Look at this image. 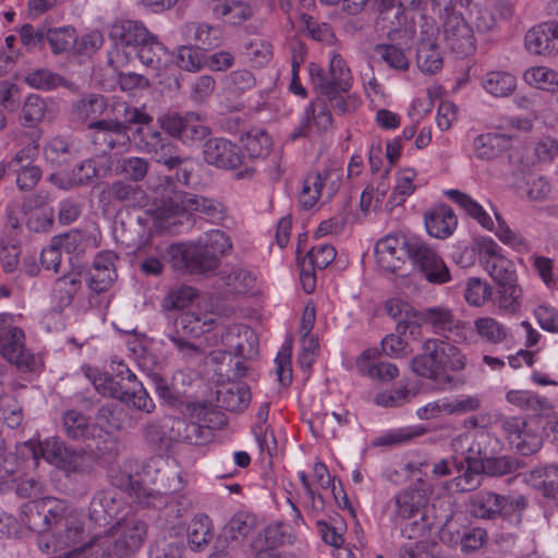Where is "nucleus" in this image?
Returning a JSON list of instances; mask_svg holds the SVG:
<instances>
[{
  "mask_svg": "<svg viewBox=\"0 0 558 558\" xmlns=\"http://www.w3.org/2000/svg\"><path fill=\"white\" fill-rule=\"evenodd\" d=\"M21 520L38 534L37 545L46 553L75 545L83 534L82 523L66 514L64 502L56 499L24 505Z\"/></svg>",
  "mask_w": 558,
  "mask_h": 558,
  "instance_id": "1",
  "label": "nucleus"
},
{
  "mask_svg": "<svg viewBox=\"0 0 558 558\" xmlns=\"http://www.w3.org/2000/svg\"><path fill=\"white\" fill-rule=\"evenodd\" d=\"M110 367L111 373L86 368V377L92 381L95 390L104 397L118 399L130 408L146 413L153 412L155 403L128 365L123 362H112Z\"/></svg>",
  "mask_w": 558,
  "mask_h": 558,
  "instance_id": "2",
  "label": "nucleus"
},
{
  "mask_svg": "<svg viewBox=\"0 0 558 558\" xmlns=\"http://www.w3.org/2000/svg\"><path fill=\"white\" fill-rule=\"evenodd\" d=\"M147 535L148 525L144 520L136 515L124 517L89 542L90 558H123L134 554Z\"/></svg>",
  "mask_w": 558,
  "mask_h": 558,
  "instance_id": "3",
  "label": "nucleus"
},
{
  "mask_svg": "<svg viewBox=\"0 0 558 558\" xmlns=\"http://www.w3.org/2000/svg\"><path fill=\"white\" fill-rule=\"evenodd\" d=\"M153 191L156 199L160 203L154 211L159 227H163V221L184 213L196 211L214 218L222 211L221 204L214 199L178 191L173 180L169 177L159 178L158 184Z\"/></svg>",
  "mask_w": 558,
  "mask_h": 558,
  "instance_id": "4",
  "label": "nucleus"
},
{
  "mask_svg": "<svg viewBox=\"0 0 558 558\" xmlns=\"http://www.w3.org/2000/svg\"><path fill=\"white\" fill-rule=\"evenodd\" d=\"M466 365V357L448 339L428 338L422 344V353L414 356L410 366L418 376L437 379L446 371L460 372Z\"/></svg>",
  "mask_w": 558,
  "mask_h": 558,
  "instance_id": "5",
  "label": "nucleus"
},
{
  "mask_svg": "<svg viewBox=\"0 0 558 558\" xmlns=\"http://www.w3.org/2000/svg\"><path fill=\"white\" fill-rule=\"evenodd\" d=\"M527 500L523 495H499L490 490H480L469 497L470 514L481 520L502 518L510 523L519 524Z\"/></svg>",
  "mask_w": 558,
  "mask_h": 558,
  "instance_id": "6",
  "label": "nucleus"
},
{
  "mask_svg": "<svg viewBox=\"0 0 558 558\" xmlns=\"http://www.w3.org/2000/svg\"><path fill=\"white\" fill-rule=\"evenodd\" d=\"M415 327H426L432 333L446 339L453 338L456 342H468L471 335L469 324L460 319L454 311L446 305H435L413 312Z\"/></svg>",
  "mask_w": 558,
  "mask_h": 558,
  "instance_id": "7",
  "label": "nucleus"
},
{
  "mask_svg": "<svg viewBox=\"0 0 558 558\" xmlns=\"http://www.w3.org/2000/svg\"><path fill=\"white\" fill-rule=\"evenodd\" d=\"M133 137L137 150L150 155L156 162L165 165L170 170L184 161L178 155V147L173 141L151 126H137Z\"/></svg>",
  "mask_w": 558,
  "mask_h": 558,
  "instance_id": "8",
  "label": "nucleus"
},
{
  "mask_svg": "<svg viewBox=\"0 0 558 558\" xmlns=\"http://www.w3.org/2000/svg\"><path fill=\"white\" fill-rule=\"evenodd\" d=\"M408 257L432 283H446L450 281V271L440 255L423 239L410 235L408 240Z\"/></svg>",
  "mask_w": 558,
  "mask_h": 558,
  "instance_id": "9",
  "label": "nucleus"
},
{
  "mask_svg": "<svg viewBox=\"0 0 558 558\" xmlns=\"http://www.w3.org/2000/svg\"><path fill=\"white\" fill-rule=\"evenodd\" d=\"M329 65L326 73L323 68L314 63L310 66V76L315 88L320 94L335 92L347 93L352 86V73L344 58L336 50L329 52Z\"/></svg>",
  "mask_w": 558,
  "mask_h": 558,
  "instance_id": "10",
  "label": "nucleus"
},
{
  "mask_svg": "<svg viewBox=\"0 0 558 558\" xmlns=\"http://www.w3.org/2000/svg\"><path fill=\"white\" fill-rule=\"evenodd\" d=\"M24 331L14 326L10 316L0 315V353L19 369L32 372L36 367V359L24 344Z\"/></svg>",
  "mask_w": 558,
  "mask_h": 558,
  "instance_id": "11",
  "label": "nucleus"
},
{
  "mask_svg": "<svg viewBox=\"0 0 558 558\" xmlns=\"http://www.w3.org/2000/svg\"><path fill=\"white\" fill-rule=\"evenodd\" d=\"M169 255L175 269H184L192 274L206 272L219 266V260L204 244L203 239L190 244L171 245Z\"/></svg>",
  "mask_w": 558,
  "mask_h": 558,
  "instance_id": "12",
  "label": "nucleus"
},
{
  "mask_svg": "<svg viewBox=\"0 0 558 558\" xmlns=\"http://www.w3.org/2000/svg\"><path fill=\"white\" fill-rule=\"evenodd\" d=\"M39 154L38 141L25 145L7 162L5 171L15 177V183L21 191L33 190L41 179L43 172L35 160Z\"/></svg>",
  "mask_w": 558,
  "mask_h": 558,
  "instance_id": "13",
  "label": "nucleus"
},
{
  "mask_svg": "<svg viewBox=\"0 0 558 558\" xmlns=\"http://www.w3.org/2000/svg\"><path fill=\"white\" fill-rule=\"evenodd\" d=\"M500 427L510 446L523 456L537 452L543 438L537 425L521 416H508L500 420Z\"/></svg>",
  "mask_w": 558,
  "mask_h": 558,
  "instance_id": "14",
  "label": "nucleus"
},
{
  "mask_svg": "<svg viewBox=\"0 0 558 558\" xmlns=\"http://www.w3.org/2000/svg\"><path fill=\"white\" fill-rule=\"evenodd\" d=\"M90 141L96 155L104 156L117 147L130 144L129 126L117 119H101L88 123Z\"/></svg>",
  "mask_w": 558,
  "mask_h": 558,
  "instance_id": "15",
  "label": "nucleus"
},
{
  "mask_svg": "<svg viewBox=\"0 0 558 558\" xmlns=\"http://www.w3.org/2000/svg\"><path fill=\"white\" fill-rule=\"evenodd\" d=\"M477 248L481 264L497 284L517 281L514 264L502 255L492 238L480 239Z\"/></svg>",
  "mask_w": 558,
  "mask_h": 558,
  "instance_id": "16",
  "label": "nucleus"
},
{
  "mask_svg": "<svg viewBox=\"0 0 558 558\" xmlns=\"http://www.w3.org/2000/svg\"><path fill=\"white\" fill-rule=\"evenodd\" d=\"M151 33L141 21L120 20L116 21L110 28V38L116 45V62L124 65L130 61L129 52L120 54L121 49H131L133 52L145 41ZM113 62L114 59H111Z\"/></svg>",
  "mask_w": 558,
  "mask_h": 558,
  "instance_id": "17",
  "label": "nucleus"
},
{
  "mask_svg": "<svg viewBox=\"0 0 558 558\" xmlns=\"http://www.w3.org/2000/svg\"><path fill=\"white\" fill-rule=\"evenodd\" d=\"M442 33L448 46L458 54L468 56L475 50L471 26L461 13L451 8H445L444 10Z\"/></svg>",
  "mask_w": 558,
  "mask_h": 558,
  "instance_id": "18",
  "label": "nucleus"
},
{
  "mask_svg": "<svg viewBox=\"0 0 558 558\" xmlns=\"http://www.w3.org/2000/svg\"><path fill=\"white\" fill-rule=\"evenodd\" d=\"M428 500L427 492L415 484L399 492L387 505L391 520L401 523L420 514Z\"/></svg>",
  "mask_w": 558,
  "mask_h": 558,
  "instance_id": "19",
  "label": "nucleus"
},
{
  "mask_svg": "<svg viewBox=\"0 0 558 558\" xmlns=\"http://www.w3.org/2000/svg\"><path fill=\"white\" fill-rule=\"evenodd\" d=\"M117 260L118 255L112 251H104L95 256L90 268L85 275V281L90 291L100 294L112 287L118 278Z\"/></svg>",
  "mask_w": 558,
  "mask_h": 558,
  "instance_id": "20",
  "label": "nucleus"
},
{
  "mask_svg": "<svg viewBox=\"0 0 558 558\" xmlns=\"http://www.w3.org/2000/svg\"><path fill=\"white\" fill-rule=\"evenodd\" d=\"M408 240L405 235H386L375 245V255L378 266L391 274L398 272L408 256Z\"/></svg>",
  "mask_w": 558,
  "mask_h": 558,
  "instance_id": "21",
  "label": "nucleus"
},
{
  "mask_svg": "<svg viewBox=\"0 0 558 558\" xmlns=\"http://www.w3.org/2000/svg\"><path fill=\"white\" fill-rule=\"evenodd\" d=\"M204 159L221 169H235L242 163L241 149L225 138H210L204 145Z\"/></svg>",
  "mask_w": 558,
  "mask_h": 558,
  "instance_id": "22",
  "label": "nucleus"
},
{
  "mask_svg": "<svg viewBox=\"0 0 558 558\" xmlns=\"http://www.w3.org/2000/svg\"><path fill=\"white\" fill-rule=\"evenodd\" d=\"M526 49L534 54H550L558 49V22H545L525 35Z\"/></svg>",
  "mask_w": 558,
  "mask_h": 558,
  "instance_id": "23",
  "label": "nucleus"
},
{
  "mask_svg": "<svg viewBox=\"0 0 558 558\" xmlns=\"http://www.w3.org/2000/svg\"><path fill=\"white\" fill-rule=\"evenodd\" d=\"M123 505L122 494L119 490L99 492L90 501V518L98 524H105L120 513Z\"/></svg>",
  "mask_w": 558,
  "mask_h": 558,
  "instance_id": "24",
  "label": "nucleus"
},
{
  "mask_svg": "<svg viewBox=\"0 0 558 558\" xmlns=\"http://www.w3.org/2000/svg\"><path fill=\"white\" fill-rule=\"evenodd\" d=\"M312 125H314L318 132H325L332 125L331 113L323 99L317 98L310 104L305 109L304 118L300 122V125L291 133V138L296 140L307 135Z\"/></svg>",
  "mask_w": 558,
  "mask_h": 558,
  "instance_id": "25",
  "label": "nucleus"
},
{
  "mask_svg": "<svg viewBox=\"0 0 558 558\" xmlns=\"http://www.w3.org/2000/svg\"><path fill=\"white\" fill-rule=\"evenodd\" d=\"M121 408L114 403L101 405L96 414L98 429H101L102 446L97 445L96 449L101 454H111L114 450V441L109 435V429H118L121 425Z\"/></svg>",
  "mask_w": 558,
  "mask_h": 558,
  "instance_id": "26",
  "label": "nucleus"
},
{
  "mask_svg": "<svg viewBox=\"0 0 558 558\" xmlns=\"http://www.w3.org/2000/svg\"><path fill=\"white\" fill-rule=\"evenodd\" d=\"M378 351L367 349L356 359L357 371L372 379L391 381L399 375L398 367L389 362H377Z\"/></svg>",
  "mask_w": 558,
  "mask_h": 558,
  "instance_id": "27",
  "label": "nucleus"
},
{
  "mask_svg": "<svg viewBox=\"0 0 558 558\" xmlns=\"http://www.w3.org/2000/svg\"><path fill=\"white\" fill-rule=\"evenodd\" d=\"M511 144V137L497 132L483 133L472 141L473 155L480 159L489 161L498 158Z\"/></svg>",
  "mask_w": 558,
  "mask_h": 558,
  "instance_id": "28",
  "label": "nucleus"
},
{
  "mask_svg": "<svg viewBox=\"0 0 558 558\" xmlns=\"http://www.w3.org/2000/svg\"><path fill=\"white\" fill-rule=\"evenodd\" d=\"M107 108L108 101L104 95L90 93L73 101L70 113L73 121L88 124L100 120Z\"/></svg>",
  "mask_w": 558,
  "mask_h": 558,
  "instance_id": "29",
  "label": "nucleus"
},
{
  "mask_svg": "<svg viewBox=\"0 0 558 558\" xmlns=\"http://www.w3.org/2000/svg\"><path fill=\"white\" fill-rule=\"evenodd\" d=\"M134 52L145 66L158 74L171 63L172 59L169 50L154 34L149 35Z\"/></svg>",
  "mask_w": 558,
  "mask_h": 558,
  "instance_id": "30",
  "label": "nucleus"
},
{
  "mask_svg": "<svg viewBox=\"0 0 558 558\" xmlns=\"http://www.w3.org/2000/svg\"><path fill=\"white\" fill-rule=\"evenodd\" d=\"M424 222L429 235L437 239L450 236L458 225L453 210L446 205H439L426 211Z\"/></svg>",
  "mask_w": 558,
  "mask_h": 558,
  "instance_id": "31",
  "label": "nucleus"
},
{
  "mask_svg": "<svg viewBox=\"0 0 558 558\" xmlns=\"http://www.w3.org/2000/svg\"><path fill=\"white\" fill-rule=\"evenodd\" d=\"M506 401L524 412L543 415L553 409L551 403L543 396L523 389H512L506 393Z\"/></svg>",
  "mask_w": 558,
  "mask_h": 558,
  "instance_id": "32",
  "label": "nucleus"
},
{
  "mask_svg": "<svg viewBox=\"0 0 558 558\" xmlns=\"http://www.w3.org/2000/svg\"><path fill=\"white\" fill-rule=\"evenodd\" d=\"M27 446L29 447L36 462L41 458L60 470H62L70 449V446H66L64 441L56 437L46 438L38 444L29 441Z\"/></svg>",
  "mask_w": 558,
  "mask_h": 558,
  "instance_id": "33",
  "label": "nucleus"
},
{
  "mask_svg": "<svg viewBox=\"0 0 558 558\" xmlns=\"http://www.w3.org/2000/svg\"><path fill=\"white\" fill-rule=\"evenodd\" d=\"M63 427L66 435L75 440L101 438V429L90 424L88 420L75 410L66 411L63 415Z\"/></svg>",
  "mask_w": 558,
  "mask_h": 558,
  "instance_id": "34",
  "label": "nucleus"
},
{
  "mask_svg": "<svg viewBox=\"0 0 558 558\" xmlns=\"http://www.w3.org/2000/svg\"><path fill=\"white\" fill-rule=\"evenodd\" d=\"M512 14L510 5L501 0H487L476 11L475 24L482 32L490 31L498 19H508Z\"/></svg>",
  "mask_w": 558,
  "mask_h": 558,
  "instance_id": "35",
  "label": "nucleus"
},
{
  "mask_svg": "<svg viewBox=\"0 0 558 558\" xmlns=\"http://www.w3.org/2000/svg\"><path fill=\"white\" fill-rule=\"evenodd\" d=\"M477 336L489 344H501L512 341L510 329L490 316L478 317L474 320Z\"/></svg>",
  "mask_w": 558,
  "mask_h": 558,
  "instance_id": "36",
  "label": "nucleus"
},
{
  "mask_svg": "<svg viewBox=\"0 0 558 558\" xmlns=\"http://www.w3.org/2000/svg\"><path fill=\"white\" fill-rule=\"evenodd\" d=\"M170 428L173 440L190 445H202L210 435L208 427L184 418H173Z\"/></svg>",
  "mask_w": 558,
  "mask_h": 558,
  "instance_id": "37",
  "label": "nucleus"
},
{
  "mask_svg": "<svg viewBox=\"0 0 558 558\" xmlns=\"http://www.w3.org/2000/svg\"><path fill=\"white\" fill-rule=\"evenodd\" d=\"M187 543L192 550H202L213 539V522L207 514H196L186 529Z\"/></svg>",
  "mask_w": 558,
  "mask_h": 558,
  "instance_id": "38",
  "label": "nucleus"
},
{
  "mask_svg": "<svg viewBox=\"0 0 558 558\" xmlns=\"http://www.w3.org/2000/svg\"><path fill=\"white\" fill-rule=\"evenodd\" d=\"M219 335L221 343L227 348L226 351L238 356L244 355L246 352L245 343L239 340L241 336L245 338L250 347H252L253 341H255V335L253 330L244 325H230L221 329Z\"/></svg>",
  "mask_w": 558,
  "mask_h": 558,
  "instance_id": "39",
  "label": "nucleus"
},
{
  "mask_svg": "<svg viewBox=\"0 0 558 558\" xmlns=\"http://www.w3.org/2000/svg\"><path fill=\"white\" fill-rule=\"evenodd\" d=\"M446 195L449 199L465 210L469 216L474 218L483 228L489 231L494 230V221L492 217L485 211L482 205H480L470 195L459 190H449L446 192Z\"/></svg>",
  "mask_w": 558,
  "mask_h": 558,
  "instance_id": "40",
  "label": "nucleus"
},
{
  "mask_svg": "<svg viewBox=\"0 0 558 558\" xmlns=\"http://www.w3.org/2000/svg\"><path fill=\"white\" fill-rule=\"evenodd\" d=\"M100 456L102 454L99 450H97V452H93L70 447L62 471L66 474L90 473L97 463L98 457Z\"/></svg>",
  "mask_w": 558,
  "mask_h": 558,
  "instance_id": "41",
  "label": "nucleus"
},
{
  "mask_svg": "<svg viewBox=\"0 0 558 558\" xmlns=\"http://www.w3.org/2000/svg\"><path fill=\"white\" fill-rule=\"evenodd\" d=\"M81 288V274L71 271L54 281L51 294L61 306H68L72 303Z\"/></svg>",
  "mask_w": 558,
  "mask_h": 558,
  "instance_id": "42",
  "label": "nucleus"
},
{
  "mask_svg": "<svg viewBox=\"0 0 558 558\" xmlns=\"http://www.w3.org/2000/svg\"><path fill=\"white\" fill-rule=\"evenodd\" d=\"M482 85L495 97H507L514 92L517 78L507 71H490L483 77Z\"/></svg>",
  "mask_w": 558,
  "mask_h": 558,
  "instance_id": "43",
  "label": "nucleus"
},
{
  "mask_svg": "<svg viewBox=\"0 0 558 558\" xmlns=\"http://www.w3.org/2000/svg\"><path fill=\"white\" fill-rule=\"evenodd\" d=\"M461 475L454 478L456 487L461 492H468L481 485V477L484 473V462L482 460H473L466 462H457L456 464Z\"/></svg>",
  "mask_w": 558,
  "mask_h": 558,
  "instance_id": "44",
  "label": "nucleus"
},
{
  "mask_svg": "<svg viewBox=\"0 0 558 558\" xmlns=\"http://www.w3.org/2000/svg\"><path fill=\"white\" fill-rule=\"evenodd\" d=\"M185 34L206 50L219 46L221 41L220 29L207 23H189L185 25Z\"/></svg>",
  "mask_w": 558,
  "mask_h": 558,
  "instance_id": "45",
  "label": "nucleus"
},
{
  "mask_svg": "<svg viewBox=\"0 0 558 558\" xmlns=\"http://www.w3.org/2000/svg\"><path fill=\"white\" fill-rule=\"evenodd\" d=\"M46 40L53 53L69 52L75 48L78 41L76 31L72 26L49 28L46 32Z\"/></svg>",
  "mask_w": 558,
  "mask_h": 558,
  "instance_id": "46",
  "label": "nucleus"
},
{
  "mask_svg": "<svg viewBox=\"0 0 558 558\" xmlns=\"http://www.w3.org/2000/svg\"><path fill=\"white\" fill-rule=\"evenodd\" d=\"M74 142L63 137H52L44 147V154L48 161L62 165L74 157L75 154Z\"/></svg>",
  "mask_w": 558,
  "mask_h": 558,
  "instance_id": "47",
  "label": "nucleus"
},
{
  "mask_svg": "<svg viewBox=\"0 0 558 558\" xmlns=\"http://www.w3.org/2000/svg\"><path fill=\"white\" fill-rule=\"evenodd\" d=\"M251 400V392L244 384H236L225 391H219L218 401L230 412L244 410Z\"/></svg>",
  "mask_w": 558,
  "mask_h": 558,
  "instance_id": "48",
  "label": "nucleus"
},
{
  "mask_svg": "<svg viewBox=\"0 0 558 558\" xmlns=\"http://www.w3.org/2000/svg\"><path fill=\"white\" fill-rule=\"evenodd\" d=\"M415 178L416 172L413 169H404L397 174L396 185L388 201L391 207L403 205L407 198L414 193Z\"/></svg>",
  "mask_w": 558,
  "mask_h": 558,
  "instance_id": "49",
  "label": "nucleus"
},
{
  "mask_svg": "<svg viewBox=\"0 0 558 558\" xmlns=\"http://www.w3.org/2000/svg\"><path fill=\"white\" fill-rule=\"evenodd\" d=\"M244 148L251 158H264L271 148L272 142L263 130H251L242 137Z\"/></svg>",
  "mask_w": 558,
  "mask_h": 558,
  "instance_id": "50",
  "label": "nucleus"
},
{
  "mask_svg": "<svg viewBox=\"0 0 558 558\" xmlns=\"http://www.w3.org/2000/svg\"><path fill=\"white\" fill-rule=\"evenodd\" d=\"M374 51L389 68L396 71H407L409 69L410 61L400 47L391 44H378Z\"/></svg>",
  "mask_w": 558,
  "mask_h": 558,
  "instance_id": "51",
  "label": "nucleus"
},
{
  "mask_svg": "<svg viewBox=\"0 0 558 558\" xmlns=\"http://www.w3.org/2000/svg\"><path fill=\"white\" fill-rule=\"evenodd\" d=\"M308 175H316L319 178V185L323 197L330 199L339 190L343 172L342 169L336 165L326 167L322 172L310 173Z\"/></svg>",
  "mask_w": 558,
  "mask_h": 558,
  "instance_id": "52",
  "label": "nucleus"
},
{
  "mask_svg": "<svg viewBox=\"0 0 558 558\" xmlns=\"http://www.w3.org/2000/svg\"><path fill=\"white\" fill-rule=\"evenodd\" d=\"M524 81L536 88L550 90L558 86V72L547 66H533L523 74Z\"/></svg>",
  "mask_w": 558,
  "mask_h": 558,
  "instance_id": "53",
  "label": "nucleus"
},
{
  "mask_svg": "<svg viewBox=\"0 0 558 558\" xmlns=\"http://www.w3.org/2000/svg\"><path fill=\"white\" fill-rule=\"evenodd\" d=\"M451 446L457 459L461 458L460 462L482 460L480 458L481 447L472 433L466 432L458 435L453 438Z\"/></svg>",
  "mask_w": 558,
  "mask_h": 558,
  "instance_id": "54",
  "label": "nucleus"
},
{
  "mask_svg": "<svg viewBox=\"0 0 558 558\" xmlns=\"http://www.w3.org/2000/svg\"><path fill=\"white\" fill-rule=\"evenodd\" d=\"M46 112V104L44 99L37 94H31L24 100L21 119L26 128H33L38 124Z\"/></svg>",
  "mask_w": 558,
  "mask_h": 558,
  "instance_id": "55",
  "label": "nucleus"
},
{
  "mask_svg": "<svg viewBox=\"0 0 558 558\" xmlns=\"http://www.w3.org/2000/svg\"><path fill=\"white\" fill-rule=\"evenodd\" d=\"M522 290L517 281L499 283L495 304L500 308L509 312H514L520 306Z\"/></svg>",
  "mask_w": 558,
  "mask_h": 558,
  "instance_id": "56",
  "label": "nucleus"
},
{
  "mask_svg": "<svg viewBox=\"0 0 558 558\" xmlns=\"http://www.w3.org/2000/svg\"><path fill=\"white\" fill-rule=\"evenodd\" d=\"M385 308L390 317L398 320L397 330L399 332L415 326V323L411 322L414 319L411 316L413 312L417 311L413 310L407 302L399 299H391L386 302Z\"/></svg>",
  "mask_w": 558,
  "mask_h": 558,
  "instance_id": "57",
  "label": "nucleus"
},
{
  "mask_svg": "<svg viewBox=\"0 0 558 558\" xmlns=\"http://www.w3.org/2000/svg\"><path fill=\"white\" fill-rule=\"evenodd\" d=\"M425 429L418 426H408L392 429L379 437L376 444L379 446H398L410 442L424 434Z\"/></svg>",
  "mask_w": 558,
  "mask_h": 558,
  "instance_id": "58",
  "label": "nucleus"
},
{
  "mask_svg": "<svg viewBox=\"0 0 558 558\" xmlns=\"http://www.w3.org/2000/svg\"><path fill=\"white\" fill-rule=\"evenodd\" d=\"M25 82L34 88L50 90L63 85L64 80L57 73L39 69L29 72L25 77Z\"/></svg>",
  "mask_w": 558,
  "mask_h": 558,
  "instance_id": "59",
  "label": "nucleus"
},
{
  "mask_svg": "<svg viewBox=\"0 0 558 558\" xmlns=\"http://www.w3.org/2000/svg\"><path fill=\"white\" fill-rule=\"evenodd\" d=\"M519 191L531 201H542L550 193V184L542 175L530 174Z\"/></svg>",
  "mask_w": 558,
  "mask_h": 558,
  "instance_id": "60",
  "label": "nucleus"
},
{
  "mask_svg": "<svg viewBox=\"0 0 558 558\" xmlns=\"http://www.w3.org/2000/svg\"><path fill=\"white\" fill-rule=\"evenodd\" d=\"M492 296L490 286L480 278H470L464 291L465 301L472 306H482Z\"/></svg>",
  "mask_w": 558,
  "mask_h": 558,
  "instance_id": "61",
  "label": "nucleus"
},
{
  "mask_svg": "<svg viewBox=\"0 0 558 558\" xmlns=\"http://www.w3.org/2000/svg\"><path fill=\"white\" fill-rule=\"evenodd\" d=\"M197 296V292L192 287L182 286L171 290L163 299L162 306L166 310H183L190 305Z\"/></svg>",
  "mask_w": 558,
  "mask_h": 558,
  "instance_id": "62",
  "label": "nucleus"
},
{
  "mask_svg": "<svg viewBox=\"0 0 558 558\" xmlns=\"http://www.w3.org/2000/svg\"><path fill=\"white\" fill-rule=\"evenodd\" d=\"M109 193L114 201L123 202L128 205L140 204L144 198V192L138 186L123 181L113 182Z\"/></svg>",
  "mask_w": 558,
  "mask_h": 558,
  "instance_id": "63",
  "label": "nucleus"
},
{
  "mask_svg": "<svg viewBox=\"0 0 558 558\" xmlns=\"http://www.w3.org/2000/svg\"><path fill=\"white\" fill-rule=\"evenodd\" d=\"M53 239L61 250L77 255L85 251L89 242L88 236L80 230H72L62 235L53 236Z\"/></svg>",
  "mask_w": 558,
  "mask_h": 558,
  "instance_id": "64",
  "label": "nucleus"
}]
</instances>
